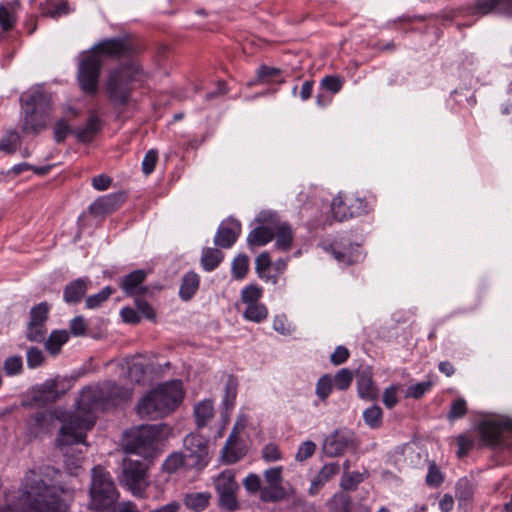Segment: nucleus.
<instances>
[{
	"instance_id": "f257e3e1",
	"label": "nucleus",
	"mask_w": 512,
	"mask_h": 512,
	"mask_svg": "<svg viewBox=\"0 0 512 512\" xmlns=\"http://www.w3.org/2000/svg\"><path fill=\"white\" fill-rule=\"evenodd\" d=\"M116 397L129 398V392H120L119 387L111 382L102 386L86 387L81 390L77 400V408L73 413H66L60 408L43 410L33 415L36 425L48 430L58 421L62 423L57 436V445L61 448L83 443L86 433L96 421V413Z\"/></svg>"
},
{
	"instance_id": "f03ea898",
	"label": "nucleus",
	"mask_w": 512,
	"mask_h": 512,
	"mask_svg": "<svg viewBox=\"0 0 512 512\" xmlns=\"http://www.w3.org/2000/svg\"><path fill=\"white\" fill-rule=\"evenodd\" d=\"M23 512H65L66 506L58 487L47 484L37 473L30 471L24 478L20 497Z\"/></svg>"
},
{
	"instance_id": "7ed1b4c3",
	"label": "nucleus",
	"mask_w": 512,
	"mask_h": 512,
	"mask_svg": "<svg viewBox=\"0 0 512 512\" xmlns=\"http://www.w3.org/2000/svg\"><path fill=\"white\" fill-rule=\"evenodd\" d=\"M20 100L24 112L22 131L26 134L38 135L48 127L53 112L51 94L42 86H36L24 92Z\"/></svg>"
},
{
	"instance_id": "20e7f679",
	"label": "nucleus",
	"mask_w": 512,
	"mask_h": 512,
	"mask_svg": "<svg viewBox=\"0 0 512 512\" xmlns=\"http://www.w3.org/2000/svg\"><path fill=\"white\" fill-rule=\"evenodd\" d=\"M183 399L179 381L164 383L147 394L137 405L141 417L157 419L173 412Z\"/></svg>"
},
{
	"instance_id": "39448f33",
	"label": "nucleus",
	"mask_w": 512,
	"mask_h": 512,
	"mask_svg": "<svg viewBox=\"0 0 512 512\" xmlns=\"http://www.w3.org/2000/svg\"><path fill=\"white\" fill-rule=\"evenodd\" d=\"M89 494V508L97 511L110 509L119 498L118 490L110 473L102 466H95L92 469Z\"/></svg>"
},
{
	"instance_id": "423d86ee",
	"label": "nucleus",
	"mask_w": 512,
	"mask_h": 512,
	"mask_svg": "<svg viewBox=\"0 0 512 512\" xmlns=\"http://www.w3.org/2000/svg\"><path fill=\"white\" fill-rule=\"evenodd\" d=\"M139 73V67L136 63L120 65L109 74L106 91L109 100L115 104L124 106L129 102L132 92V82Z\"/></svg>"
},
{
	"instance_id": "0eeeda50",
	"label": "nucleus",
	"mask_w": 512,
	"mask_h": 512,
	"mask_svg": "<svg viewBox=\"0 0 512 512\" xmlns=\"http://www.w3.org/2000/svg\"><path fill=\"white\" fill-rule=\"evenodd\" d=\"M372 206L358 193H338L331 202V212L335 220L342 222L351 218L367 215Z\"/></svg>"
},
{
	"instance_id": "6e6552de",
	"label": "nucleus",
	"mask_w": 512,
	"mask_h": 512,
	"mask_svg": "<svg viewBox=\"0 0 512 512\" xmlns=\"http://www.w3.org/2000/svg\"><path fill=\"white\" fill-rule=\"evenodd\" d=\"M161 430V425H144L131 431L125 438V451L144 457L150 456Z\"/></svg>"
},
{
	"instance_id": "1a4fd4ad",
	"label": "nucleus",
	"mask_w": 512,
	"mask_h": 512,
	"mask_svg": "<svg viewBox=\"0 0 512 512\" xmlns=\"http://www.w3.org/2000/svg\"><path fill=\"white\" fill-rule=\"evenodd\" d=\"M102 62L96 53L85 54L78 65L77 79L81 90L94 95L98 90V80L101 72Z\"/></svg>"
},
{
	"instance_id": "9d476101",
	"label": "nucleus",
	"mask_w": 512,
	"mask_h": 512,
	"mask_svg": "<svg viewBox=\"0 0 512 512\" xmlns=\"http://www.w3.org/2000/svg\"><path fill=\"white\" fill-rule=\"evenodd\" d=\"M183 453L188 469L202 470L209 462L208 440L197 433L188 434L183 440Z\"/></svg>"
},
{
	"instance_id": "9b49d317",
	"label": "nucleus",
	"mask_w": 512,
	"mask_h": 512,
	"mask_svg": "<svg viewBox=\"0 0 512 512\" xmlns=\"http://www.w3.org/2000/svg\"><path fill=\"white\" fill-rule=\"evenodd\" d=\"M122 466L123 483L134 495L140 496L148 486L146 463L141 460L125 458Z\"/></svg>"
},
{
	"instance_id": "f8f14e48",
	"label": "nucleus",
	"mask_w": 512,
	"mask_h": 512,
	"mask_svg": "<svg viewBox=\"0 0 512 512\" xmlns=\"http://www.w3.org/2000/svg\"><path fill=\"white\" fill-rule=\"evenodd\" d=\"M215 489L219 496V505L221 508L232 512L239 508L236 498L238 484L235 480V474L232 470H224L214 480Z\"/></svg>"
},
{
	"instance_id": "ddd939ff",
	"label": "nucleus",
	"mask_w": 512,
	"mask_h": 512,
	"mask_svg": "<svg viewBox=\"0 0 512 512\" xmlns=\"http://www.w3.org/2000/svg\"><path fill=\"white\" fill-rule=\"evenodd\" d=\"M479 433L485 444H501L512 436V421L507 418L484 420L479 424Z\"/></svg>"
},
{
	"instance_id": "4468645a",
	"label": "nucleus",
	"mask_w": 512,
	"mask_h": 512,
	"mask_svg": "<svg viewBox=\"0 0 512 512\" xmlns=\"http://www.w3.org/2000/svg\"><path fill=\"white\" fill-rule=\"evenodd\" d=\"M355 447L356 442L353 431L347 428H340L325 438L322 450L328 457H339L348 449H354Z\"/></svg>"
},
{
	"instance_id": "2eb2a0df",
	"label": "nucleus",
	"mask_w": 512,
	"mask_h": 512,
	"mask_svg": "<svg viewBox=\"0 0 512 512\" xmlns=\"http://www.w3.org/2000/svg\"><path fill=\"white\" fill-rule=\"evenodd\" d=\"M260 224L254 228L247 237V243L250 247L264 246L269 243L275 235L274 223L275 215L272 213H261L256 218Z\"/></svg>"
},
{
	"instance_id": "dca6fc26",
	"label": "nucleus",
	"mask_w": 512,
	"mask_h": 512,
	"mask_svg": "<svg viewBox=\"0 0 512 512\" xmlns=\"http://www.w3.org/2000/svg\"><path fill=\"white\" fill-rule=\"evenodd\" d=\"M467 13L481 16L496 13L512 17V0H475L467 8Z\"/></svg>"
},
{
	"instance_id": "f3484780",
	"label": "nucleus",
	"mask_w": 512,
	"mask_h": 512,
	"mask_svg": "<svg viewBox=\"0 0 512 512\" xmlns=\"http://www.w3.org/2000/svg\"><path fill=\"white\" fill-rule=\"evenodd\" d=\"M56 380H46L43 384L38 385L30 391V402H23V406L31 405H46L57 401L60 397V393L57 390Z\"/></svg>"
},
{
	"instance_id": "a211bd4d",
	"label": "nucleus",
	"mask_w": 512,
	"mask_h": 512,
	"mask_svg": "<svg viewBox=\"0 0 512 512\" xmlns=\"http://www.w3.org/2000/svg\"><path fill=\"white\" fill-rule=\"evenodd\" d=\"M92 52L96 53L98 56L101 54L109 57L120 58L131 55L133 48L127 39L112 38L96 44L93 47Z\"/></svg>"
},
{
	"instance_id": "6ab92c4d",
	"label": "nucleus",
	"mask_w": 512,
	"mask_h": 512,
	"mask_svg": "<svg viewBox=\"0 0 512 512\" xmlns=\"http://www.w3.org/2000/svg\"><path fill=\"white\" fill-rule=\"evenodd\" d=\"M125 200L126 194L124 192L102 196L89 206V212L94 217H103L119 209Z\"/></svg>"
},
{
	"instance_id": "aec40b11",
	"label": "nucleus",
	"mask_w": 512,
	"mask_h": 512,
	"mask_svg": "<svg viewBox=\"0 0 512 512\" xmlns=\"http://www.w3.org/2000/svg\"><path fill=\"white\" fill-rule=\"evenodd\" d=\"M331 252L334 258L343 265H353L362 259L360 245L352 244L348 241L333 243L331 245Z\"/></svg>"
},
{
	"instance_id": "412c9836",
	"label": "nucleus",
	"mask_w": 512,
	"mask_h": 512,
	"mask_svg": "<svg viewBox=\"0 0 512 512\" xmlns=\"http://www.w3.org/2000/svg\"><path fill=\"white\" fill-rule=\"evenodd\" d=\"M246 454L244 443L240 440L237 427L234 426L225 446L222 449L221 456L226 464H234L242 459Z\"/></svg>"
},
{
	"instance_id": "4be33fe9",
	"label": "nucleus",
	"mask_w": 512,
	"mask_h": 512,
	"mask_svg": "<svg viewBox=\"0 0 512 512\" xmlns=\"http://www.w3.org/2000/svg\"><path fill=\"white\" fill-rule=\"evenodd\" d=\"M241 232L240 223L230 221L228 225H221L215 235L214 243L220 248H230L237 240Z\"/></svg>"
},
{
	"instance_id": "5701e85b",
	"label": "nucleus",
	"mask_w": 512,
	"mask_h": 512,
	"mask_svg": "<svg viewBox=\"0 0 512 512\" xmlns=\"http://www.w3.org/2000/svg\"><path fill=\"white\" fill-rule=\"evenodd\" d=\"M91 281L88 277H82L69 282L63 292V299L68 304L79 303L88 290Z\"/></svg>"
},
{
	"instance_id": "b1692460",
	"label": "nucleus",
	"mask_w": 512,
	"mask_h": 512,
	"mask_svg": "<svg viewBox=\"0 0 512 512\" xmlns=\"http://www.w3.org/2000/svg\"><path fill=\"white\" fill-rule=\"evenodd\" d=\"M147 273L145 270H135L126 275L121 281V288L127 295H140L147 291V288L142 286L146 279Z\"/></svg>"
},
{
	"instance_id": "393cba45",
	"label": "nucleus",
	"mask_w": 512,
	"mask_h": 512,
	"mask_svg": "<svg viewBox=\"0 0 512 512\" xmlns=\"http://www.w3.org/2000/svg\"><path fill=\"white\" fill-rule=\"evenodd\" d=\"M211 497L210 492H192L185 494L183 502L189 510L202 512L209 506Z\"/></svg>"
},
{
	"instance_id": "a878e982",
	"label": "nucleus",
	"mask_w": 512,
	"mask_h": 512,
	"mask_svg": "<svg viewBox=\"0 0 512 512\" xmlns=\"http://www.w3.org/2000/svg\"><path fill=\"white\" fill-rule=\"evenodd\" d=\"M100 129L101 122L99 117L95 114H91L87 120L86 125L75 130V135L81 142H90L100 131Z\"/></svg>"
},
{
	"instance_id": "bb28decb",
	"label": "nucleus",
	"mask_w": 512,
	"mask_h": 512,
	"mask_svg": "<svg viewBox=\"0 0 512 512\" xmlns=\"http://www.w3.org/2000/svg\"><path fill=\"white\" fill-rule=\"evenodd\" d=\"M276 247L282 251L290 249L293 241V233L291 227L287 223H279L275 219L274 223Z\"/></svg>"
},
{
	"instance_id": "cd10ccee",
	"label": "nucleus",
	"mask_w": 512,
	"mask_h": 512,
	"mask_svg": "<svg viewBox=\"0 0 512 512\" xmlns=\"http://www.w3.org/2000/svg\"><path fill=\"white\" fill-rule=\"evenodd\" d=\"M199 276L195 272H188L182 278L180 285L179 295L180 297L188 301L196 293L199 288Z\"/></svg>"
},
{
	"instance_id": "c85d7f7f",
	"label": "nucleus",
	"mask_w": 512,
	"mask_h": 512,
	"mask_svg": "<svg viewBox=\"0 0 512 512\" xmlns=\"http://www.w3.org/2000/svg\"><path fill=\"white\" fill-rule=\"evenodd\" d=\"M357 390L360 398L364 400H375L378 397V389L370 376L362 374L357 379Z\"/></svg>"
},
{
	"instance_id": "c756f323",
	"label": "nucleus",
	"mask_w": 512,
	"mask_h": 512,
	"mask_svg": "<svg viewBox=\"0 0 512 512\" xmlns=\"http://www.w3.org/2000/svg\"><path fill=\"white\" fill-rule=\"evenodd\" d=\"M224 254L217 248H204L201 256V265L205 271L215 270L223 261Z\"/></svg>"
},
{
	"instance_id": "7c9ffc66",
	"label": "nucleus",
	"mask_w": 512,
	"mask_h": 512,
	"mask_svg": "<svg viewBox=\"0 0 512 512\" xmlns=\"http://www.w3.org/2000/svg\"><path fill=\"white\" fill-rule=\"evenodd\" d=\"M69 333L66 330H54L45 341V348L52 355L60 352L61 347L68 341Z\"/></svg>"
},
{
	"instance_id": "2f4dec72",
	"label": "nucleus",
	"mask_w": 512,
	"mask_h": 512,
	"mask_svg": "<svg viewBox=\"0 0 512 512\" xmlns=\"http://www.w3.org/2000/svg\"><path fill=\"white\" fill-rule=\"evenodd\" d=\"M213 405L211 401L205 400L196 405L194 415L196 418V425L198 428L205 427L208 422L213 418Z\"/></svg>"
},
{
	"instance_id": "473e14b6",
	"label": "nucleus",
	"mask_w": 512,
	"mask_h": 512,
	"mask_svg": "<svg viewBox=\"0 0 512 512\" xmlns=\"http://www.w3.org/2000/svg\"><path fill=\"white\" fill-rule=\"evenodd\" d=\"M182 467L188 469L187 459L183 452L170 454L162 464V469L169 474L175 473Z\"/></svg>"
},
{
	"instance_id": "72a5a7b5",
	"label": "nucleus",
	"mask_w": 512,
	"mask_h": 512,
	"mask_svg": "<svg viewBox=\"0 0 512 512\" xmlns=\"http://www.w3.org/2000/svg\"><path fill=\"white\" fill-rule=\"evenodd\" d=\"M260 498L264 502H278L286 498V491L283 486H268L261 488Z\"/></svg>"
},
{
	"instance_id": "f704fd0d",
	"label": "nucleus",
	"mask_w": 512,
	"mask_h": 512,
	"mask_svg": "<svg viewBox=\"0 0 512 512\" xmlns=\"http://www.w3.org/2000/svg\"><path fill=\"white\" fill-rule=\"evenodd\" d=\"M382 418V409L377 405L367 408L363 412V419L365 423L372 429H377L382 425Z\"/></svg>"
},
{
	"instance_id": "c9c22d12",
	"label": "nucleus",
	"mask_w": 512,
	"mask_h": 512,
	"mask_svg": "<svg viewBox=\"0 0 512 512\" xmlns=\"http://www.w3.org/2000/svg\"><path fill=\"white\" fill-rule=\"evenodd\" d=\"M249 269V258L245 254L236 256L232 262V275L235 279H243Z\"/></svg>"
},
{
	"instance_id": "e433bc0d",
	"label": "nucleus",
	"mask_w": 512,
	"mask_h": 512,
	"mask_svg": "<svg viewBox=\"0 0 512 512\" xmlns=\"http://www.w3.org/2000/svg\"><path fill=\"white\" fill-rule=\"evenodd\" d=\"M72 133H75V131L71 128L67 119L60 118L56 121L53 128V138L56 143L64 142L68 135Z\"/></svg>"
},
{
	"instance_id": "4c0bfd02",
	"label": "nucleus",
	"mask_w": 512,
	"mask_h": 512,
	"mask_svg": "<svg viewBox=\"0 0 512 512\" xmlns=\"http://www.w3.org/2000/svg\"><path fill=\"white\" fill-rule=\"evenodd\" d=\"M268 312L265 305L258 303L247 306L244 317L245 319L253 322H261L267 318Z\"/></svg>"
},
{
	"instance_id": "58836bf2",
	"label": "nucleus",
	"mask_w": 512,
	"mask_h": 512,
	"mask_svg": "<svg viewBox=\"0 0 512 512\" xmlns=\"http://www.w3.org/2000/svg\"><path fill=\"white\" fill-rule=\"evenodd\" d=\"M49 306L46 302L33 306L30 310V321L32 324L45 325L48 319Z\"/></svg>"
},
{
	"instance_id": "ea45409f",
	"label": "nucleus",
	"mask_w": 512,
	"mask_h": 512,
	"mask_svg": "<svg viewBox=\"0 0 512 512\" xmlns=\"http://www.w3.org/2000/svg\"><path fill=\"white\" fill-rule=\"evenodd\" d=\"M113 289L109 286L103 288L99 293L95 295L88 296L85 300V306L88 309L98 308L108 300V298L112 295Z\"/></svg>"
},
{
	"instance_id": "a19ab883",
	"label": "nucleus",
	"mask_w": 512,
	"mask_h": 512,
	"mask_svg": "<svg viewBox=\"0 0 512 512\" xmlns=\"http://www.w3.org/2000/svg\"><path fill=\"white\" fill-rule=\"evenodd\" d=\"M146 374V366L142 361L133 360L128 364L127 377L131 382L140 383Z\"/></svg>"
},
{
	"instance_id": "79ce46f5",
	"label": "nucleus",
	"mask_w": 512,
	"mask_h": 512,
	"mask_svg": "<svg viewBox=\"0 0 512 512\" xmlns=\"http://www.w3.org/2000/svg\"><path fill=\"white\" fill-rule=\"evenodd\" d=\"M262 296V290L257 285H249L245 287L241 292V300L243 303H245L247 306L258 304L259 299Z\"/></svg>"
},
{
	"instance_id": "37998d69",
	"label": "nucleus",
	"mask_w": 512,
	"mask_h": 512,
	"mask_svg": "<svg viewBox=\"0 0 512 512\" xmlns=\"http://www.w3.org/2000/svg\"><path fill=\"white\" fill-rule=\"evenodd\" d=\"M333 379L329 374H325L319 378L316 384V395L322 400L325 401L333 388Z\"/></svg>"
},
{
	"instance_id": "c03bdc74",
	"label": "nucleus",
	"mask_w": 512,
	"mask_h": 512,
	"mask_svg": "<svg viewBox=\"0 0 512 512\" xmlns=\"http://www.w3.org/2000/svg\"><path fill=\"white\" fill-rule=\"evenodd\" d=\"M353 380V373L347 368L340 369L333 379L334 386L339 390H347Z\"/></svg>"
},
{
	"instance_id": "a18cd8bd",
	"label": "nucleus",
	"mask_w": 512,
	"mask_h": 512,
	"mask_svg": "<svg viewBox=\"0 0 512 512\" xmlns=\"http://www.w3.org/2000/svg\"><path fill=\"white\" fill-rule=\"evenodd\" d=\"M331 505L339 512H351L352 511V500L351 497L346 493H337L331 499Z\"/></svg>"
},
{
	"instance_id": "49530a36",
	"label": "nucleus",
	"mask_w": 512,
	"mask_h": 512,
	"mask_svg": "<svg viewBox=\"0 0 512 512\" xmlns=\"http://www.w3.org/2000/svg\"><path fill=\"white\" fill-rule=\"evenodd\" d=\"M3 369L6 375L15 376L19 375L23 371V362L20 356H10L5 359L3 363Z\"/></svg>"
},
{
	"instance_id": "de8ad7c7",
	"label": "nucleus",
	"mask_w": 512,
	"mask_h": 512,
	"mask_svg": "<svg viewBox=\"0 0 512 512\" xmlns=\"http://www.w3.org/2000/svg\"><path fill=\"white\" fill-rule=\"evenodd\" d=\"M467 413V404L464 398H457L451 403L450 410L448 412V419L453 421L458 418H462Z\"/></svg>"
},
{
	"instance_id": "09e8293b",
	"label": "nucleus",
	"mask_w": 512,
	"mask_h": 512,
	"mask_svg": "<svg viewBox=\"0 0 512 512\" xmlns=\"http://www.w3.org/2000/svg\"><path fill=\"white\" fill-rule=\"evenodd\" d=\"M45 325L28 323L26 337L31 342H42L46 335Z\"/></svg>"
},
{
	"instance_id": "8fccbe9b",
	"label": "nucleus",
	"mask_w": 512,
	"mask_h": 512,
	"mask_svg": "<svg viewBox=\"0 0 512 512\" xmlns=\"http://www.w3.org/2000/svg\"><path fill=\"white\" fill-rule=\"evenodd\" d=\"M16 22V17L12 10L0 4V25L3 31L11 30Z\"/></svg>"
},
{
	"instance_id": "3c124183",
	"label": "nucleus",
	"mask_w": 512,
	"mask_h": 512,
	"mask_svg": "<svg viewBox=\"0 0 512 512\" xmlns=\"http://www.w3.org/2000/svg\"><path fill=\"white\" fill-rule=\"evenodd\" d=\"M473 495V486L467 478H461L456 484V497L459 500H469Z\"/></svg>"
},
{
	"instance_id": "603ef678",
	"label": "nucleus",
	"mask_w": 512,
	"mask_h": 512,
	"mask_svg": "<svg viewBox=\"0 0 512 512\" xmlns=\"http://www.w3.org/2000/svg\"><path fill=\"white\" fill-rule=\"evenodd\" d=\"M363 481L362 474L358 472L344 473L341 479V487L344 490H355L357 485Z\"/></svg>"
},
{
	"instance_id": "864d4df0",
	"label": "nucleus",
	"mask_w": 512,
	"mask_h": 512,
	"mask_svg": "<svg viewBox=\"0 0 512 512\" xmlns=\"http://www.w3.org/2000/svg\"><path fill=\"white\" fill-rule=\"evenodd\" d=\"M158 161V152L155 149L149 150L142 161V171L145 175H150L156 166Z\"/></svg>"
},
{
	"instance_id": "5fc2aeb1",
	"label": "nucleus",
	"mask_w": 512,
	"mask_h": 512,
	"mask_svg": "<svg viewBox=\"0 0 512 512\" xmlns=\"http://www.w3.org/2000/svg\"><path fill=\"white\" fill-rule=\"evenodd\" d=\"M321 86L329 91V92H332L333 94L335 93H338L342 86H343V81L340 77L338 76H332V75H328V76H325L322 81H321Z\"/></svg>"
},
{
	"instance_id": "6e6d98bb",
	"label": "nucleus",
	"mask_w": 512,
	"mask_h": 512,
	"mask_svg": "<svg viewBox=\"0 0 512 512\" xmlns=\"http://www.w3.org/2000/svg\"><path fill=\"white\" fill-rule=\"evenodd\" d=\"M262 458L266 462H275L282 458L279 447L274 443L266 444L262 449Z\"/></svg>"
},
{
	"instance_id": "4d7b16f0",
	"label": "nucleus",
	"mask_w": 512,
	"mask_h": 512,
	"mask_svg": "<svg viewBox=\"0 0 512 512\" xmlns=\"http://www.w3.org/2000/svg\"><path fill=\"white\" fill-rule=\"evenodd\" d=\"M26 358L27 365L31 369L39 367L44 362L43 352L36 347H31L28 349Z\"/></svg>"
},
{
	"instance_id": "13d9d810",
	"label": "nucleus",
	"mask_w": 512,
	"mask_h": 512,
	"mask_svg": "<svg viewBox=\"0 0 512 512\" xmlns=\"http://www.w3.org/2000/svg\"><path fill=\"white\" fill-rule=\"evenodd\" d=\"M236 396H237V383L235 382L234 379L229 378V380L226 384L225 397H224V401H223L224 405L227 409L233 407V405L235 403Z\"/></svg>"
},
{
	"instance_id": "bf43d9fd",
	"label": "nucleus",
	"mask_w": 512,
	"mask_h": 512,
	"mask_svg": "<svg viewBox=\"0 0 512 512\" xmlns=\"http://www.w3.org/2000/svg\"><path fill=\"white\" fill-rule=\"evenodd\" d=\"M316 450V444L312 441L303 442L295 455V458L299 462H303L310 458Z\"/></svg>"
},
{
	"instance_id": "052dcab7",
	"label": "nucleus",
	"mask_w": 512,
	"mask_h": 512,
	"mask_svg": "<svg viewBox=\"0 0 512 512\" xmlns=\"http://www.w3.org/2000/svg\"><path fill=\"white\" fill-rule=\"evenodd\" d=\"M282 470L281 466L268 469L264 473V478L270 486H282Z\"/></svg>"
},
{
	"instance_id": "680f3d73",
	"label": "nucleus",
	"mask_w": 512,
	"mask_h": 512,
	"mask_svg": "<svg viewBox=\"0 0 512 512\" xmlns=\"http://www.w3.org/2000/svg\"><path fill=\"white\" fill-rule=\"evenodd\" d=\"M431 387H432V383L430 381L421 382V383L411 385L407 389V396L412 397L414 399H419L427 391H429Z\"/></svg>"
},
{
	"instance_id": "e2e57ef3",
	"label": "nucleus",
	"mask_w": 512,
	"mask_h": 512,
	"mask_svg": "<svg viewBox=\"0 0 512 512\" xmlns=\"http://www.w3.org/2000/svg\"><path fill=\"white\" fill-rule=\"evenodd\" d=\"M443 481V476L438 469V467L435 465V463H431L429 465L428 473L426 476V482L430 486H439Z\"/></svg>"
},
{
	"instance_id": "0e129e2a",
	"label": "nucleus",
	"mask_w": 512,
	"mask_h": 512,
	"mask_svg": "<svg viewBox=\"0 0 512 512\" xmlns=\"http://www.w3.org/2000/svg\"><path fill=\"white\" fill-rule=\"evenodd\" d=\"M281 74V70L276 67H269V66H261L258 69L257 75L261 81L268 82L274 77H277Z\"/></svg>"
},
{
	"instance_id": "69168bd1",
	"label": "nucleus",
	"mask_w": 512,
	"mask_h": 512,
	"mask_svg": "<svg viewBox=\"0 0 512 512\" xmlns=\"http://www.w3.org/2000/svg\"><path fill=\"white\" fill-rule=\"evenodd\" d=\"M271 265V259L267 252L261 253L255 260V269L260 277Z\"/></svg>"
},
{
	"instance_id": "338daca9",
	"label": "nucleus",
	"mask_w": 512,
	"mask_h": 512,
	"mask_svg": "<svg viewBox=\"0 0 512 512\" xmlns=\"http://www.w3.org/2000/svg\"><path fill=\"white\" fill-rule=\"evenodd\" d=\"M243 485L245 489L250 493H256L261 490V480L260 477L256 474H249L244 482Z\"/></svg>"
},
{
	"instance_id": "774afa93",
	"label": "nucleus",
	"mask_w": 512,
	"mask_h": 512,
	"mask_svg": "<svg viewBox=\"0 0 512 512\" xmlns=\"http://www.w3.org/2000/svg\"><path fill=\"white\" fill-rule=\"evenodd\" d=\"M87 324L82 316H77L71 320L70 330L75 336H82L85 334Z\"/></svg>"
}]
</instances>
